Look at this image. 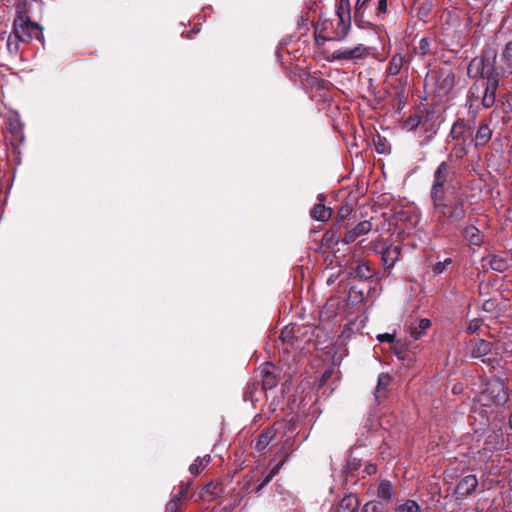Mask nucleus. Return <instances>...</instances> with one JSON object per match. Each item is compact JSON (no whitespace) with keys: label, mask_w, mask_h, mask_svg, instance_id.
<instances>
[{"label":"nucleus","mask_w":512,"mask_h":512,"mask_svg":"<svg viewBox=\"0 0 512 512\" xmlns=\"http://www.w3.org/2000/svg\"><path fill=\"white\" fill-rule=\"evenodd\" d=\"M409 68V61L405 59V57L397 52L392 55L388 66L386 68V74L387 76H396L399 75L400 72L404 70H408Z\"/></svg>","instance_id":"obj_15"},{"label":"nucleus","mask_w":512,"mask_h":512,"mask_svg":"<svg viewBox=\"0 0 512 512\" xmlns=\"http://www.w3.org/2000/svg\"><path fill=\"white\" fill-rule=\"evenodd\" d=\"M478 486L476 475L469 474L463 477L456 486L455 494L457 497H466L472 494Z\"/></svg>","instance_id":"obj_14"},{"label":"nucleus","mask_w":512,"mask_h":512,"mask_svg":"<svg viewBox=\"0 0 512 512\" xmlns=\"http://www.w3.org/2000/svg\"><path fill=\"white\" fill-rule=\"evenodd\" d=\"M376 466L373 465V464H368L365 466L364 468V472L367 474V475H372V474H375L376 473Z\"/></svg>","instance_id":"obj_56"},{"label":"nucleus","mask_w":512,"mask_h":512,"mask_svg":"<svg viewBox=\"0 0 512 512\" xmlns=\"http://www.w3.org/2000/svg\"><path fill=\"white\" fill-rule=\"evenodd\" d=\"M332 372L331 371H325L320 379L319 386L324 385V383L331 377Z\"/></svg>","instance_id":"obj_57"},{"label":"nucleus","mask_w":512,"mask_h":512,"mask_svg":"<svg viewBox=\"0 0 512 512\" xmlns=\"http://www.w3.org/2000/svg\"><path fill=\"white\" fill-rule=\"evenodd\" d=\"M367 53V48L359 44L354 48H344L333 52L334 59L338 60H354L363 58Z\"/></svg>","instance_id":"obj_13"},{"label":"nucleus","mask_w":512,"mask_h":512,"mask_svg":"<svg viewBox=\"0 0 512 512\" xmlns=\"http://www.w3.org/2000/svg\"><path fill=\"white\" fill-rule=\"evenodd\" d=\"M261 385L264 390L273 389L278 384L276 367L269 362L264 363L260 369Z\"/></svg>","instance_id":"obj_11"},{"label":"nucleus","mask_w":512,"mask_h":512,"mask_svg":"<svg viewBox=\"0 0 512 512\" xmlns=\"http://www.w3.org/2000/svg\"><path fill=\"white\" fill-rule=\"evenodd\" d=\"M460 233L469 245L480 247L484 242V233L471 222H467Z\"/></svg>","instance_id":"obj_10"},{"label":"nucleus","mask_w":512,"mask_h":512,"mask_svg":"<svg viewBox=\"0 0 512 512\" xmlns=\"http://www.w3.org/2000/svg\"><path fill=\"white\" fill-rule=\"evenodd\" d=\"M354 229L359 236L366 235L372 230V223L370 220L359 222Z\"/></svg>","instance_id":"obj_44"},{"label":"nucleus","mask_w":512,"mask_h":512,"mask_svg":"<svg viewBox=\"0 0 512 512\" xmlns=\"http://www.w3.org/2000/svg\"><path fill=\"white\" fill-rule=\"evenodd\" d=\"M471 356L480 358L489 354L492 350V344L484 339H472L469 342Z\"/></svg>","instance_id":"obj_18"},{"label":"nucleus","mask_w":512,"mask_h":512,"mask_svg":"<svg viewBox=\"0 0 512 512\" xmlns=\"http://www.w3.org/2000/svg\"><path fill=\"white\" fill-rule=\"evenodd\" d=\"M359 507V500L356 495H346L339 504V512H354Z\"/></svg>","instance_id":"obj_27"},{"label":"nucleus","mask_w":512,"mask_h":512,"mask_svg":"<svg viewBox=\"0 0 512 512\" xmlns=\"http://www.w3.org/2000/svg\"><path fill=\"white\" fill-rule=\"evenodd\" d=\"M395 349V354L399 359H405V352L402 349H398L397 347Z\"/></svg>","instance_id":"obj_58"},{"label":"nucleus","mask_w":512,"mask_h":512,"mask_svg":"<svg viewBox=\"0 0 512 512\" xmlns=\"http://www.w3.org/2000/svg\"><path fill=\"white\" fill-rule=\"evenodd\" d=\"M350 29V20H346L344 17H341V20H338L337 27L335 30V36L328 38L327 40H342L345 38Z\"/></svg>","instance_id":"obj_31"},{"label":"nucleus","mask_w":512,"mask_h":512,"mask_svg":"<svg viewBox=\"0 0 512 512\" xmlns=\"http://www.w3.org/2000/svg\"><path fill=\"white\" fill-rule=\"evenodd\" d=\"M332 209L329 207H326L323 204H316L313 209L311 210V216L318 220L325 222L329 220L332 216Z\"/></svg>","instance_id":"obj_28"},{"label":"nucleus","mask_w":512,"mask_h":512,"mask_svg":"<svg viewBox=\"0 0 512 512\" xmlns=\"http://www.w3.org/2000/svg\"><path fill=\"white\" fill-rule=\"evenodd\" d=\"M388 8V0H378L376 9H375V15L378 19L383 20Z\"/></svg>","instance_id":"obj_43"},{"label":"nucleus","mask_w":512,"mask_h":512,"mask_svg":"<svg viewBox=\"0 0 512 512\" xmlns=\"http://www.w3.org/2000/svg\"><path fill=\"white\" fill-rule=\"evenodd\" d=\"M431 327V321L427 318H422L414 321L409 326V334L414 340L420 339L426 334L427 329Z\"/></svg>","instance_id":"obj_23"},{"label":"nucleus","mask_w":512,"mask_h":512,"mask_svg":"<svg viewBox=\"0 0 512 512\" xmlns=\"http://www.w3.org/2000/svg\"><path fill=\"white\" fill-rule=\"evenodd\" d=\"M431 52V40L427 37H423L419 41L418 54L421 57H425Z\"/></svg>","instance_id":"obj_39"},{"label":"nucleus","mask_w":512,"mask_h":512,"mask_svg":"<svg viewBox=\"0 0 512 512\" xmlns=\"http://www.w3.org/2000/svg\"><path fill=\"white\" fill-rule=\"evenodd\" d=\"M377 496L385 500L387 503H389L392 500L393 487L390 481L383 480L380 482L377 489Z\"/></svg>","instance_id":"obj_30"},{"label":"nucleus","mask_w":512,"mask_h":512,"mask_svg":"<svg viewBox=\"0 0 512 512\" xmlns=\"http://www.w3.org/2000/svg\"><path fill=\"white\" fill-rule=\"evenodd\" d=\"M451 263H452L451 258H447L444 261L437 262L435 265H433L432 271L436 275L441 274L445 271L447 265H450Z\"/></svg>","instance_id":"obj_46"},{"label":"nucleus","mask_w":512,"mask_h":512,"mask_svg":"<svg viewBox=\"0 0 512 512\" xmlns=\"http://www.w3.org/2000/svg\"><path fill=\"white\" fill-rule=\"evenodd\" d=\"M211 462V456L209 454L203 457H197L194 462L189 466V471L192 475H199L202 470H204L208 464Z\"/></svg>","instance_id":"obj_29"},{"label":"nucleus","mask_w":512,"mask_h":512,"mask_svg":"<svg viewBox=\"0 0 512 512\" xmlns=\"http://www.w3.org/2000/svg\"><path fill=\"white\" fill-rule=\"evenodd\" d=\"M489 265L493 271L499 273L505 272L509 267L507 259L500 255L491 256L489 260Z\"/></svg>","instance_id":"obj_32"},{"label":"nucleus","mask_w":512,"mask_h":512,"mask_svg":"<svg viewBox=\"0 0 512 512\" xmlns=\"http://www.w3.org/2000/svg\"><path fill=\"white\" fill-rule=\"evenodd\" d=\"M509 400V389L504 379L496 378L486 383L481 394L484 406H503Z\"/></svg>","instance_id":"obj_6"},{"label":"nucleus","mask_w":512,"mask_h":512,"mask_svg":"<svg viewBox=\"0 0 512 512\" xmlns=\"http://www.w3.org/2000/svg\"><path fill=\"white\" fill-rule=\"evenodd\" d=\"M493 130L487 120H481L475 135H473L474 147L479 149L485 147L491 140Z\"/></svg>","instance_id":"obj_12"},{"label":"nucleus","mask_w":512,"mask_h":512,"mask_svg":"<svg viewBox=\"0 0 512 512\" xmlns=\"http://www.w3.org/2000/svg\"><path fill=\"white\" fill-rule=\"evenodd\" d=\"M452 160L453 159H449L448 156L447 160L441 161L434 170L429 193L430 197L445 193L452 189L449 185L456 176V170L452 165Z\"/></svg>","instance_id":"obj_4"},{"label":"nucleus","mask_w":512,"mask_h":512,"mask_svg":"<svg viewBox=\"0 0 512 512\" xmlns=\"http://www.w3.org/2000/svg\"><path fill=\"white\" fill-rule=\"evenodd\" d=\"M474 120L457 118L451 126L447 143L451 145L449 159L461 161L474 146Z\"/></svg>","instance_id":"obj_2"},{"label":"nucleus","mask_w":512,"mask_h":512,"mask_svg":"<svg viewBox=\"0 0 512 512\" xmlns=\"http://www.w3.org/2000/svg\"><path fill=\"white\" fill-rule=\"evenodd\" d=\"M21 40H18L14 37V35L11 33L7 38V50L10 55L16 56L19 52V43Z\"/></svg>","instance_id":"obj_37"},{"label":"nucleus","mask_w":512,"mask_h":512,"mask_svg":"<svg viewBox=\"0 0 512 512\" xmlns=\"http://www.w3.org/2000/svg\"><path fill=\"white\" fill-rule=\"evenodd\" d=\"M497 53L494 49L486 50L481 56L473 58L468 67L467 75L476 82L499 83L501 72L496 66Z\"/></svg>","instance_id":"obj_3"},{"label":"nucleus","mask_w":512,"mask_h":512,"mask_svg":"<svg viewBox=\"0 0 512 512\" xmlns=\"http://www.w3.org/2000/svg\"><path fill=\"white\" fill-rule=\"evenodd\" d=\"M391 382L392 377L388 373H381L378 376V381L374 392L375 400L377 403H381L387 398Z\"/></svg>","instance_id":"obj_17"},{"label":"nucleus","mask_w":512,"mask_h":512,"mask_svg":"<svg viewBox=\"0 0 512 512\" xmlns=\"http://www.w3.org/2000/svg\"><path fill=\"white\" fill-rule=\"evenodd\" d=\"M352 275L354 278L368 280L373 277L374 271L369 261L359 260L356 261L355 266L352 268Z\"/></svg>","instance_id":"obj_19"},{"label":"nucleus","mask_w":512,"mask_h":512,"mask_svg":"<svg viewBox=\"0 0 512 512\" xmlns=\"http://www.w3.org/2000/svg\"><path fill=\"white\" fill-rule=\"evenodd\" d=\"M336 14L338 16V20H341V17H344L346 20H350V10L348 11L345 6H341L339 4L336 10Z\"/></svg>","instance_id":"obj_52"},{"label":"nucleus","mask_w":512,"mask_h":512,"mask_svg":"<svg viewBox=\"0 0 512 512\" xmlns=\"http://www.w3.org/2000/svg\"><path fill=\"white\" fill-rule=\"evenodd\" d=\"M481 326V322L478 319H473L469 322L467 330L469 333L473 334L479 330Z\"/></svg>","instance_id":"obj_54"},{"label":"nucleus","mask_w":512,"mask_h":512,"mask_svg":"<svg viewBox=\"0 0 512 512\" xmlns=\"http://www.w3.org/2000/svg\"><path fill=\"white\" fill-rule=\"evenodd\" d=\"M224 491L223 484L221 482H210L204 488V494L209 495L211 499L220 497Z\"/></svg>","instance_id":"obj_34"},{"label":"nucleus","mask_w":512,"mask_h":512,"mask_svg":"<svg viewBox=\"0 0 512 512\" xmlns=\"http://www.w3.org/2000/svg\"><path fill=\"white\" fill-rule=\"evenodd\" d=\"M339 4L341 6H345V8L349 11V7H350L349 0H340Z\"/></svg>","instance_id":"obj_59"},{"label":"nucleus","mask_w":512,"mask_h":512,"mask_svg":"<svg viewBox=\"0 0 512 512\" xmlns=\"http://www.w3.org/2000/svg\"><path fill=\"white\" fill-rule=\"evenodd\" d=\"M374 146L378 153H386V139L378 135L377 139H374Z\"/></svg>","instance_id":"obj_51"},{"label":"nucleus","mask_w":512,"mask_h":512,"mask_svg":"<svg viewBox=\"0 0 512 512\" xmlns=\"http://www.w3.org/2000/svg\"><path fill=\"white\" fill-rule=\"evenodd\" d=\"M419 504L411 499L406 500L404 503L398 505L395 508V512H419Z\"/></svg>","instance_id":"obj_36"},{"label":"nucleus","mask_w":512,"mask_h":512,"mask_svg":"<svg viewBox=\"0 0 512 512\" xmlns=\"http://www.w3.org/2000/svg\"><path fill=\"white\" fill-rule=\"evenodd\" d=\"M189 487V483H181L178 493L175 494L171 499H178L179 502L182 503L187 496Z\"/></svg>","instance_id":"obj_48"},{"label":"nucleus","mask_w":512,"mask_h":512,"mask_svg":"<svg viewBox=\"0 0 512 512\" xmlns=\"http://www.w3.org/2000/svg\"><path fill=\"white\" fill-rule=\"evenodd\" d=\"M501 58L508 64V67H512V40H509L505 44L502 50Z\"/></svg>","instance_id":"obj_41"},{"label":"nucleus","mask_w":512,"mask_h":512,"mask_svg":"<svg viewBox=\"0 0 512 512\" xmlns=\"http://www.w3.org/2000/svg\"><path fill=\"white\" fill-rule=\"evenodd\" d=\"M287 459V456L284 457V459H282L278 464H276L272 469L271 471L269 472V474L266 476L264 482H263V485L269 483L273 477L279 472V470L281 469L282 465L285 463Z\"/></svg>","instance_id":"obj_47"},{"label":"nucleus","mask_w":512,"mask_h":512,"mask_svg":"<svg viewBox=\"0 0 512 512\" xmlns=\"http://www.w3.org/2000/svg\"><path fill=\"white\" fill-rule=\"evenodd\" d=\"M33 1L34 0H16V3H15L16 16H15L14 20L31 18L30 12H31V8L33 6Z\"/></svg>","instance_id":"obj_25"},{"label":"nucleus","mask_w":512,"mask_h":512,"mask_svg":"<svg viewBox=\"0 0 512 512\" xmlns=\"http://www.w3.org/2000/svg\"><path fill=\"white\" fill-rule=\"evenodd\" d=\"M7 128L11 133V143L14 146L23 143L25 136L23 132V124L18 114L10 115L7 119Z\"/></svg>","instance_id":"obj_9"},{"label":"nucleus","mask_w":512,"mask_h":512,"mask_svg":"<svg viewBox=\"0 0 512 512\" xmlns=\"http://www.w3.org/2000/svg\"><path fill=\"white\" fill-rule=\"evenodd\" d=\"M434 211L438 214L440 224H460L470 207L468 195L461 187H452L450 191L430 197Z\"/></svg>","instance_id":"obj_1"},{"label":"nucleus","mask_w":512,"mask_h":512,"mask_svg":"<svg viewBox=\"0 0 512 512\" xmlns=\"http://www.w3.org/2000/svg\"><path fill=\"white\" fill-rule=\"evenodd\" d=\"M259 389V383L255 381L248 382L243 391V400L253 402L254 396Z\"/></svg>","instance_id":"obj_35"},{"label":"nucleus","mask_w":512,"mask_h":512,"mask_svg":"<svg viewBox=\"0 0 512 512\" xmlns=\"http://www.w3.org/2000/svg\"><path fill=\"white\" fill-rule=\"evenodd\" d=\"M300 331L297 325H287L283 328L280 334V340L283 344H287L291 347H299L297 344L298 339L296 333Z\"/></svg>","instance_id":"obj_22"},{"label":"nucleus","mask_w":512,"mask_h":512,"mask_svg":"<svg viewBox=\"0 0 512 512\" xmlns=\"http://www.w3.org/2000/svg\"><path fill=\"white\" fill-rule=\"evenodd\" d=\"M377 339L381 343H393L394 339H395V335L389 334V333L379 334L377 336Z\"/></svg>","instance_id":"obj_53"},{"label":"nucleus","mask_w":512,"mask_h":512,"mask_svg":"<svg viewBox=\"0 0 512 512\" xmlns=\"http://www.w3.org/2000/svg\"><path fill=\"white\" fill-rule=\"evenodd\" d=\"M509 427L512 429V410L509 416Z\"/></svg>","instance_id":"obj_60"},{"label":"nucleus","mask_w":512,"mask_h":512,"mask_svg":"<svg viewBox=\"0 0 512 512\" xmlns=\"http://www.w3.org/2000/svg\"><path fill=\"white\" fill-rule=\"evenodd\" d=\"M504 442L502 433L491 431L485 438L483 449L489 452L501 450L504 447Z\"/></svg>","instance_id":"obj_20"},{"label":"nucleus","mask_w":512,"mask_h":512,"mask_svg":"<svg viewBox=\"0 0 512 512\" xmlns=\"http://www.w3.org/2000/svg\"><path fill=\"white\" fill-rule=\"evenodd\" d=\"M275 436H276V431L272 427L265 429L258 436L255 446H254L255 449L258 452L263 451L272 442V440L275 438Z\"/></svg>","instance_id":"obj_24"},{"label":"nucleus","mask_w":512,"mask_h":512,"mask_svg":"<svg viewBox=\"0 0 512 512\" xmlns=\"http://www.w3.org/2000/svg\"><path fill=\"white\" fill-rule=\"evenodd\" d=\"M499 83L493 82H475L469 89L467 101L470 107L475 105V102L480 101L481 106L489 109L494 106L496 102V91Z\"/></svg>","instance_id":"obj_5"},{"label":"nucleus","mask_w":512,"mask_h":512,"mask_svg":"<svg viewBox=\"0 0 512 512\" xmlns=\"http://www.w3.org/2000/svg\"><path fill=\"white\" fill-rule=\"evenodd\" d=\"M12 34L22 43H30L32 39L44 43L43 27L31 18L13 20Z\"/></svg>","instance_id":"obj_7"},{"label":"nucleus","mask_w":512,"mask_h":512,"mask_svg":"<svg viewBox=\"0 0 512 512\" xmlns=\"http://www.w3.org/2000/svg\"><path fill=\"white\" fill-rule=\"evenodd\" d=\"M353 210L354 207L353 203L351 202L345 201L340 205L335 222V226H337L338 229H346L348 227V223H346V220L351 216Z\"/></svg>","instance_id":"obj_21"},{"label":"nucleus","mask_w":512,"mask_h":512,"mask_svg":"<svg viewBox=\"0 0 512 512\" xmlns=\"http://www.w3.org/2000/svg\"><path fill=\"white\" fill-rule=\"evenodd\" d=\"M383 508L381 502L369 501L364 505L362 512H383Z\"/></svg>","instance_id":"obj_45"},{"label":"nucleus","mask_w":512,"mask_h":512,"mask_svg":"<svg viewBox=\"0 0 512 512\" xmlns=\"http://www.w3.org/2000/svg\"><path fill=\"white\" fill-rule=\"evenodd\" d=\"M422 122V116L418 113H415L413 115H410L406 120H405V127L410 130V131H413L415 130Z\"/></svg>","instance_id":"obj_38"},{"label":"nucleus","mask_w":512,"mask_h":512,"mask_svg":"<svg viewBox=\"0 0 512 512\" xmlns=\"http://www.w3.org/2000/svg\"><path fill=\"white\" fill-rule=\"evenodd\" d=\"M502 122H503L504 124H506V123L508 122V118H507V117H505V116H503V117H502Z\"/></svg>","instance_id":"obj_61"},{"label":"nucleus","mask_w":512,"mask_h":512,"mask_svg":"<svg viewBox=\"0 0 512 512\" xmlns=\"http://www.w3.org/2000/svg\"><path fill=\"white\" fill-rule=\"evenodd\" d=\"M369 2H370V0H357L356 1L355 7H354V17L356 20L363 17Z\"/></svg>","instance_id":"obj_40"},{"label":"nucleus","mask_w":512,"mask_h":512,"mask_svg":"<svg viewBox=\"0 0 512 512\" xmlns=\"http://www.w3.org/2000/svg\"><path fill=\"white\" fill-rule=\"evenodd\" d=\"M182 503L178 499H171L165 508V512H181Z\"/></svg>","instance_id":"obj_49"},{"label":"nucleus","mask_w":512,"mask_h":512,"mask_svg":"<svg viewBox=\"0 0 512 512\" xmlns=\"http://www.w3.org/2000/svg\"><path fill=\"white\" fill-rule=\"evenodd\" d=\"M495 308V302L493 300H486L483 304V310L490 312Z\"/></svg>","instance_id":"obj_55"},{"label":"nucleus","mask_w":512,"mask_h":512,"mask_svg":"<svg viewBox=\"0 0 512 512\" xmlns=\"http://www.w3.org/2000/svg\"><path fill=\"white\" fill-rule=\"evenodd\" d=\"M433 78L435 80V91L439 96L447 95L455 86V74L448 65L433 71Z\"/></svg>","instance_id":"obj_8"},{"label":"nucleus","mask_w":512,"mask_h":512,"mask_svg":"<svg viewBox=\"0 0 512 512\" xmlns=\"http://www.w3.org/2000/svg\"><path fill=\"white\" fill-rule=\"evenodd\" d=\"M340 230L341 229H338L335 225L331 229L327 230L322 237L323 244L329 248L336 246L340 241H342Z\"/></svg>","instance_id":"obj_26"},{"label":"nucleus","mask_w":512,"mask_h":512,"mask_svg":"<svg viewBox=\"0 0 512 512\" xmlns=\"http://www.w3.org/2000/svg\"><path fill=\"white\" fill-rule=\"evenodd\" d=\"M381 261L385 269L392 268L395 263L400 259L401 248L395 245H389L382 251H379Z\"/></svg>","instance_id":"obj_16"},{"label":"nucleus","mask_w":512,"mask_h":512,"mask_svg":"<svg viewBox=\"0 0 512 512\" xmlns=\"http://www.w3.org/2000/svg\"><path fill=\"white\" fill-rule=\"evenodd\" d=\"M500 112H503L504 114H510L512 113V104L509 100H507V103H502L501 106H497L490 114V120H492L493 117H497Z\"/></svg>","instance_id":"obj_42"},{"label":"nucleus","mask_w":512,"mask_h":512,"mask_svg":"<svg viewBox=\"0 0 512 512\" xmlns=\"http://www.w3.org/2000/svg\"><path fill=\"white\" fill-rule=\"evenodd\" d=\"M362 466L361 459L354 457L352 454L349 455L345 467V474H346V480H348L349 477H353L354 473L359 470V468Z\"/></svg>","instance_id":"obj_33"},{"label":"nucleus","mask_w":512,"mask_h":512,"mask_svg":"<svg viewBox=\"0 0 512 512\" xmlns=\"http://www.w3.org/2000/svg\"><path fill=\"white\" fill-rule=\"evenodd\" d=\"M358 237H360L356 230L353 228V229H350L348 231L345 232L343 238H342V242L344 244H350V243H353Z\"/></svg>","instance_id":"obj_50"}]
</instances>
